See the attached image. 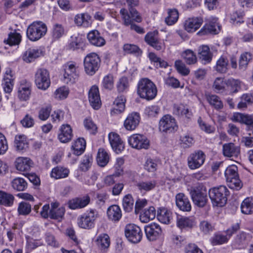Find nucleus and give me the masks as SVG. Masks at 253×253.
<instances>
[{
    "instance_id": "f257e3e1",
    "label": "nucleus",
    "mask_w": 253,
    "mask_h": 253,
    "mask_svg": "<svg viewBox=\"0 0 253 253\" xmlns=\"http://www.w3.org/2000/svg\"><path fill=\"white\" fill-rule=\"evenodd\" d=\"M136 91L141 98L148 101L154 99L158 92L156 84L147 78H142L138 81Z\"/></svg>"
},
{
    "instance_id": "f03ea898",
    "label": "nucleus",
    "mask_w": 253,
    "mask_h": 253,
    "mask_svg": "<svg viewBox=\"0 0 253 253\" xmlns=\"http://www.w3.org/2000/svg\"><path fill=\"white\" fill-rule=\"evenodd\" d=\"M208 193L213 206L218 207H223L226 204L227 197L230 195L228 188L223 185L211 188Z\"/></svg>"
},
{
    "instance_id": "7ed1b4c3",
    "label": "nucleus",
    "mask_w": 253,
    "mask_h": 253,
    "mask_svg": "<svg viewBox=\"0 0 253 253\" xmlns=\"http://www.w3.org/2000/svg\"><path fill=\"white\" fill-rule=\"evenodd\" d=\"M190 194L194 204L199 208L204 207L208 202L206 186L203 183H198L192 186Z\"/></svg>"
},
{
    "instance_id": "20e7f679",
    "label": "nucleus",
    "mask_w": 253,
    "mask_h": 253,
    "mask_svg": "<svg viewBox=\"0 0 253 253\" xmlns=\"http://www.w3.org/2000/svg\"><path fill=\"white\" fill-rule=\"evenodd\" d=\"M98 211L94 209H89L79 216L77 224L82 229L90 230L95 227L97 219L99 217Z\"/></svg>"
},
{
    "instance_id": "39448f33",
    "label": "nucleus",
    "mask_w": 253,
    "mask_h": 253,
    "mask_svg": "<svg viewBox=\"0 0 253 253\" xmlns=\"http://www.w3.org/2000/svg\"><path fill=\"white\" fill-rule=\"evenodd\" d=\"M47 31V28L44 23L37 21L33 22L28 27L26 35L30 41L36 42L44 37Z\"/></svg>"
},
{
    "instance_id": "423d86ee",
    "label": "nucleus",
    "mask_w": 253,
    "mask_h": 253,
    "mask_svg": "<svg viewBox=\"0 0 253 253\" xmlns=\"http://www.w3.org/2000/svg\"><path fill=\"white\" fill-rule=\"evenodd\" d=\"M100 58L94 52L87 54L84 60V71L89 76H92L95 74L100 68Z\"/></svg>"
},
{
    "instance_id": "0eeeda50",
    "label": "nucleus",
    "mask_w": 253,
    "mask_h": 253,
    "mask_svg": "<svg viewBox=\"0 0 253 253\" xmlns=\"http://www.w3.org/2000/svg\"><path fill=\"white\" fill-rule=\"evenodd\" d=\"M124 233L128 241L133 244L140 242L143 236V231L140 227L133 223H129L126 225Z\"/></svg>"
},
{
    "instance_id": "6e6552de",
    "label": "nucleus",
    "mask_w": 253,
    "mask_h": 253,
    "mask_svg": "<svg viewBox=\"0 0 253 253\" xmlns=\"http://www.w3.org/2000/svg\"><path fill=\"white\" fill-rule=\"evenodd\" d=\"M64 69L63 79L64 83L68 84H73L76 83L79 76L78 70V67L73 61L67 62L63 66Z\"/></svg>"
},
{
    "instance_id": "1a4fd4ad",
    "label": "nucleus",
    "mask_w": 253,
    "mask_h": 253,
    "mask_svg": "<svg viewBox=\"0 0 253 253\" xmlns=\"http://www.w3.org/2000/svg\"><path fill=\"white\" fill-rule=\"evenodd\" d=\"M35 83L36 86L42 90H46L50 85V75L44 68L38 69L35 74Z\"/></svg>"
},
{
    "instance_id": "9d476101",
    "label": "nucleus",
    "mask_w": 253,
    "mask_h": 253,
    "mask_svg": "<svg viewBox=\"0 0 253 253\" xmlns=\"http://www.w3.org/2000/svg\"><path fill=\"white\" fill-rule=\"evenodd\" d=\"M237 170L238 168L236 166H229L226 168L224 174L230 187L239 190L242 188L243 184L239 178Z\"/></svg>"
},
{
    "instance_id": "9b49d317",
    "label": "nucleus",
    "mask_w": 253,
    "mask_h": 253,
    "mask_svg": "<svg viewBox=\"0 0 253 253\" xmlns=\"http://www.w3.org/2000/svg\"><path fill=\"white\" fill-rule=\"evenodd\" d=\"M178 128L175 119L169 114L164 115L159 123V129L161 132L170 133L177 131Z\"/></svg>"
},
{
    "instance_id": "f8f14e48",
    "label": "nucleus",
    "mask_w": 253,
    "mask_h": 253,
    "mask_svg": "<svg viewBox=\"0 0 253 253\" xmlns=\"http://www.w3.org/2000/svg\"><path fill=\"white\" fill-rule=\"evenodd\" d=\"M218 20V19L216 17L210 18L198 32V35L204 36L209 34L216 35L218 34L221 29V26L220 25Z\"/></svg>"
},
{
    "instance_id": "ddd939ff",
    "label": "nucleus",
    "mask_w": 253,
    "mask_h": 253,
    "mask_svg": "<svg viewBox=\"0 0 253 253\" xmlns=\"http://www.w3.org/2000/svg\"><path fill=\"white\" fill-rule=\"evenodd\" d=\"M239 228L240 226L238 223H237L232 225L231 228L227 230L226 235L222 234L220 232L215 233L210 239L211 244L213 246H216L227 243L229 238Z\"/></svg>"
},
{
    "instance_id": "4468645a",
    "label": "nucleus",
    "mask_w": 253,
    "mask_h": 253,
    "mask_svg": "<svg viewBox=\"0 0 253 253\" xmlns=\"http://www.w3.org/2000/svg\"><path fill=\"white\" fill-rule=\"evenodd\" d=\"M206 155L204 152L198 150L190 154L187 159L188 166L190 169H195L200 168L204 163Z\"/></svg>"
},
{
    "instance_id": "2eb2a0df",
    "label": "nucleus",
    "mask_w": 253,
    "mask_h": 253,
    "mask_svg": "<svg viewBox=\"0 0 253 253\" xmlns=\"http://www.w3.org/2000/svg\"><path fill=\"white\" fill-rule=\"evenodd\" d=\"M129 144L138 150L147 149L150 146V141L147 137L143 134H134L128 139Z\"/></svg>"
},
{
    "instance_id": "dca6fc26",
    "label": "nucleus",
    "mask_w": 253,
    "mask_h": 253,
    "mask_svg": "<svg viewBox=\"0 0 253 253\" xmlns=\"http://www.w3.org/2000/svg\"><path fill=\"white\" fill-rule=\"evenodd\" d=\"M144 41L147 44L158 51L164 47V42L161 40L157 30L148 32L145 36Z\"/></svg>"
},
{
    "instance_id": "f3484780",
    "label": "nucleus",
    "mask_w": 253,
    "mask_h": 253,
    "mask_svg": "<svg viewBox=\"0 0 253 253\" xmlns=\"http://www.w3.org/2000/svg\"><path fill=\"white\" fill-rule=\"evenodd\" d=\"M90 202V196L85 194L70 200L68 202V206L70 209L73 210L82 209L87 206Z\"/></svg>"
},
{
    "instance_id": "a211bd4d",
    "label": "nucleus",
    "mask_w": 253,
    "mask_h": 253,
    "mask_svg": "<svg viewBox=\"0 0 253 253\" xmlns=\"http://www.w3.org/2000/svg\"><path fill=\"white\" fill-rule=\"evenodd\" d=\"M128 11L123 8L121 9L120 13L123 20V25L125 24V19H129L132 22L141 23L142 21V17L140 13L134 7L128 8Z\"/></svg>"
},
{
    "instance_id": "6ab92c4d",
    "label": "nucleus",
    "mask_w": 253,
    "mask_h": 253,
    "mask_svg": "<svg viewBox=\"0 0 253 253\" xmlns=\"http://www.w3.org/2000/svg\"><path fill=\"white\" fill-rule=\"evenodd\" d=\"M144 231L147 239L150 241H156L162 233V230L160 226L155 222L146 225Z\"/></svg>"
},
{
    "instance_id": "aec40b11",
    "label": "nucleus",
    "mask_w": 253,
    "mask_h": 253,
    "mask_svg": "<svg viewBox=\"0 0 253 253\" xmlns=\"http://www.w3.org/2000/svg\"><path fill=\"white\" fill-rule=\"evenodd\" d=\"M45 53L43 47H36L28 48L23 54V59L27 63L34 61L36 59L44 55Z\"/></svg>"
},
{
    "instance_id": "412c9836",
    "label": "nucleus",
    "mask_w": 253,
    "mask_h": 253,
    "mask_svg": "<svg viewBox=\"0 0 253 253\" xmlns=\"http://www.w3.org/2000/svg\"><path fill=\"white\" fill-rule=\"evenodd\" d=\"M140 121L139 113L133 112L129 113L124 122V126L129 131L134 130L138 126Z\"/></svg>"
},
{
    "instance_id": "4be33fe9",
    "label": "nucleus",
    "mask_w": 253,
    "mask_h": 253,
    "mask_svg": "<svg viewBox=\"0 0 253 253\" xmlns=\"http://www.w3.org/2000/svg\"><path fill=\"white\" fill-rule=\"evenodd\" d=\"M108 138L114 151L117 154L121 153L125 149V143L117 133L111 132L109 134Z\"/></svg>"
},
{
    "instance_id": "5701e85b",
    "label": "nucleus",
    "mask_w": 253,
    "mask_h": 253,
    "mask_svg": "<svg viewBox=\"0 0 253 253\" xmlns=\"http://www.w3.org/2000/svg\"><path fill=\"white\" fill-rule=\"evenodd\" d=\"M88 100L90 105L95 109H99L101 106L98 87L97 85H93L88 91Z\"/></svg>"
},
{
    "instance_id": "b1692460",
    "label": "nucleus",
    "mask_w": 253,
    "mask_h": 253,
    "mask_svg": "<svg viewBox=\"0 0 253 253\" xmlns=\"http://www.w3.org/2000/svg\"><path fill=\"white\" fill-rule=\"evenodd\" d=\"M73 136V130L69 125L63 124L60 126L58 139L61 142L68 143L72 140Z\"/></svg>"
},
{
    "instance_id": "393cba45",
    "label": "nucleus",
    "mask_w": 253,
    "mask_h": 253,
    "mask_svg": "<svg viewBox=\"0 0 253 253\" xmlns=\"http://www.w3.org/2000/svg\"><path fill=\"white\" fill-rule=\"evenodd\" d=\"M198 56L204 64H207L211 62L213 54L208 45H202L198 47Z\"/></svg>"
},
{
    "instance_id": "a878e982",
    "label": "nucleus",
    "mask_w": 253,
    "mask_h": 253,
    "mask_svg": "<svg viewBox=\"0 0 253 253\" xmlns=\"http://www.w3.org/2000/svg\"><path fill=\"white\" fill-rule=\"evenodd\" d=\"M203 22V20L201 17L188 18L184 22V29L189 33H193L201 27Z\"/></svg>"
},
{
    "instance_id": "bb28decb",
    "label": "nucleus",
    "mask_w": 253,
    "mask_h": 253,
    "mask_svg": "<svg viewBox=\"0 0 253 253\" xmlns=\"http://www.w3.org/2000/svg\"><path fill=\"white\" fill-rule=\"evenodd\" d=\"M34 165L33 162L29 158L18 157L15 162L17 170L22 172L29 171Z\"/></svg>"
},
{
    "instance_id": "cd10ccee",
    "label": "nucleus",
    "mask_w": 253,
    "mask_h": 253,
    "mask_svg": "<svg viewBox=\"0 0 253 253\" xmlns=\"http://www.w3.org/2000/svg\"><path fill=\"white\" fill-rule=\"evenodd\" d=\"M176 205L179 209L183 211L191 210V205L188 198L183 193H179L176 195Z\"/></svg>"
},
{
    "instance_id": "c85d7f7f",
    "label": "nucleus",
    "mask_w": 253,
    "mask_h": 253,
    "mask_svg": "<svg viewBox=\"0 0 253 253\" xmlns=\"http://www.w3.org/2000/svg\"><path fill=\"white\" fill-rule=\"evenodd\" d=\"M29 145V142L26 135L24 134L15 135L14 146L16 151L20 152H25L28 149Z\"/></svg>"
},
{
    "instance_id": "c756f323",
    "label": "nucleus",
    "mask_w": 253,
    "mask_h": 253,
    "mask_svg": "<svg viewBox=\"0 0 253 253\" xmlns=\"http://www.w3.org/2000/svg\"><path fill=\"white\" fill-rule=\"evenodd\" d=\"M222 152L225 157L237 158L240 153V147L233 143H225L222 146Z\"/></svg>"
},
{
    "instance_id": "7c9ffc66",
    "label": "nucleus",
    "mask_w": 253,
    "mask_h": 253,
    "mask_svg": "<svg viewBox=\"0 0 253 253\" xmlns=\"http://www.w3.org/2000/svg\"><path fill=\"white\" fill-rule=\"evenodd\" d=\"M87 38L90 44L96 46H101L105 44V40L96 30L90 31L87 34Z\"/></svg>"
},
{
    "instance_id": "2f4dec72",
    "label": "nucleus",
    "mask_w": 253,
    "mask_h": 253,
    "mask_svg": "<svg viewBox=\"0 0 253 253\" xmlns=\"http://www.w3.org/2000/svg\"><path fill=\"white\" fill-rule=\"evenodd\" d=\"M233 122L245 124L248 126H253V115L241 113H234L232 117Z\"/></svg>"
},
{
    "instance_id": "473e14b6",
    "label": "nucleus",
    "mask_w": 253,
    "mask_h": 253,
    "mask_svg": "<svg viewBox=\"0 0 253 253\" xmlns=\"http://www.w3.org/2000/svg\"><path fill=\"white\" fill-rule=\"evenodd\" d=\"M126 97L123 95L118 96L114 100L115 107L111 111L112 116L118 115L123 113L125 109Z\"/></svg>"
},
{
    "instance_id": "72a5a7b5",
    "label": "nucleus",
    "mask_w": 253,
    "mask_h": 253,
    "mask_svg": "<svg viewBox=\"0 0 253 253\" xmlns=\"http://www.w3.org/2000/svg\"><path fill=\"white\" fill-rule=\"evenodd\" d=\"M213 68L218 73L226 74L229 69V59L226 56H221Z\"/></svg>"
},
{
    "instance_id": "f704fd0d",
    "label": "nucleus",
    "mask_w": 253,
    "mask_h": 253,
    "mask_svg": "<svg viewBox=\"0 0 253 253\" xmlns=\"http://www.w3.org/2000/svg\"><path fill=\"white\" fill-rule=\"evenodd\" d=\"M107 214L109 219L114 222H118L122 216L121 209L117 205L110 206L107 209Z\"/></svg>"
},
{
    "instance_id": "c9c22d12",
    "label": "nucleus",
    "mask_w": 253,
    "mask_h": 253,
    "mask_svg": "<svg viewBox=\"0 0 253 253\" xmlns=\"http://www.w3.org/2000/svg\"><path fill=\"white\" fill-rule=\"evenodd\" d=\"M66 29L62 24L59 23L53 24L51 31L52 41H59L66 34Z\"/></svg>"
},
{
    "instance_id": "e433bc0d",
    "label": "nucleus",
    "mask_w": 253,
    "mask_h": 253,
    "mask_svg": "<svg viewBox=\"0 0 253 253\" xmlns=\"http://www.w3.org/2000/svg\"><path fill=\"white\" fill-rule=\"evenodd\" d=\"M194 224L193 218L176 215V225L180 229L192 228Z\"/></svg>"
},
{
    "instance_id": "4c0bfd02",
    "label": "nucleus",
    "mask_w": 253,
    "mask_h": 253,
    "mask_svg": "<svg viewBox=\"0 0 253 253\" xmlns=\"http://www.w3.org/2000/svg\"><path fill=\"white\" fill-rule=\"evenodd\" d=\"M70 170L65 167L58 166L53 168L50 172V176L55 179L64 178L68 176Z\"/></svg>"
},
{
    "instance_id": "58836bf2",
    "label": "nucleus",
    "mask_w": 253,
    "mask_h": 253,
    "mask_svg": "<svg viewBox=\"0 0 253 253\" xmlns=\"http://www.w3.org/2000/svg\"><path fill=\"white\" fill-rule=\"evenodd\" d=\"M195 143V138L190 132L188 131L180 135L179 144L183 148H189L193 146Z\"/></svg>"
},
{
    "instance_id": "ea45409f",
    "label": "nucleus",
    "mask_w": 253,
    "mask_h": 253,
    "mask_svg": "<svg viewBox=\"0 0 253 253\" xmlns=\"http://www.w3.org/2000/svg\"><path fill=\"white\" fill-rule=\"evenodd\" d=\"M157 219L164 224H169L172 219V212L166 208H162L158 211Z\"/></svg>"
},
{
    "instance_id": "a19ab883",
    "label": "nucleus",
    "mask_w": 253,
    "mask_h": 253,
    "mask_svg": "<svg viewBox=\"0 0 253 253\" xmlns=\"http://www.w3.org/2000/svg\"><path fill=\"white\" fill-rule=\"evenodd\" d=\"M173 113L179 117H184L187 119H190L193 116L191 110L182 104L174 106Z\"/></svg>"
},
{
    "instance_id": "79ce46f5",
    "label": "nucleus",
    "mask_w": 253,
    "mask_h": 253,
    "mask_svg": "<svg viewBox=\"0 0 253 253\" xmlns=\"http://www.w3.org/2000/svg\"><path fill=\"white\" fill-rule=\"evenodd\" d=\"M15 200L14 196L11 193L0 190V205L5 207H12Z\"/></svg>"
},
{
    "instance_id": "37998d69",
    "label": "nucleus",
    "mask_w": 253,
    "mask_h": 253,
    "mask_svg": "<svg viewBox=\"0 0 253 253\" xmlns=\"http://www.w3.org/2000/svg\"><path fill=\"white\" fill-rule=\"evenodd\" d=\"M110 161V155L108 153L102 148L98 149L96 156V162L98 165L101 167H105Z\"/></svg>"
},
{
    "instance_id": "c03bdc74",
    "label": "nucleus",
    "mask_w": 253,
    "mask_h": 253,
    "mask_svg": "<svg viewBox=\"0 0 253 253\" xmlns=\"http://www.w3.org/2000/svg\"><path fill=\"white\" fill-rule=\"evenodd\" d=\"M135 186L140 192H147L154 189L156 186V182L155 180L139 181L135 184Z\"/></svg>"
},
{
    "instance_id": "a18cd8bd",
    "label": "nucleus",
    "mask_w": 253,
    "mask_h": 253,
    "mask_svg": "<svg viewBox=\"0 0 253 253\" xmlns=\"http://www.w3.org/2000/svg\"><path fill=\"white\" fill-rule=\"evenodd\" d=\"M86 147V141L84 138H78L72 146L73 153L76 156L82 155Z\"/></svg>"
},
{
    "instance_id": "49530a36",
    "label": "nucleus",
    "mask_w": 253,
    "mask_h": 253,
    "mask_svg": "<svg viewBox=\"0 0 253 253\" xmlns=\"http://www.w3.org/2000/svg\"><path fill=\"white\" fill-rule=\"evenodd\" d=\"M95 242L98 247L104 252L108 249L110 245V239L107 234L99 235Z\"/></svg>"
},
{
    "instance_id": "de8ad7c7",
    "label": "nucleus",
    "mask_w": 253,
    "mask_h": 253,
    "mask_svg": "<svg viewBox=\"0 0 253 253\" xmlns=\"http://www.w3.org/2000/svg\"><path fill=\"white\" fill-rule=\"evenodd\" d=\"M253 54L249 52H245L242 53L239 60V70L245 71L249 65V63L253 60Z\"/></svg>"
},
{
    "instance_id": "09e8293b",
    "label": "nucleus",
    "mask_w": 253,
    "mask_h": 253,
    "mask_svg": "<svg viewBox=\"0 0 253 253\" xmlns=\"http://www.w3.org/2000/svg\"><path fill=\"white\" fill-rule=\"evenodd\" d=\"M156 216V210L153 207L145 209L140 214L139 218L141 222L147 223L150 220L153 219Z\"/></svg>"
},
{
    "instance_id": "8fccbe9b",
    "label": "nucleus",
    "mask_w": 253,
    "mask_h": 253,
    "mask_svg": "<svg viewBox=\"0 0 253 253\" xmlns=\"http://www.w3.org/2000/svg\"><path fill=\"white\" fill-rule=\"evenodd\" d=\"M21 35L16 30L8 34L7 39L4 40V42L10 46L19 45L21 41Z\"/></svg>"
},
{
    "instance_id": "3c124183",
    "label": "nucleus",
    "mask_w": 253,
    "mask_h": 253,
    "mask_svg": "<svg viewBox=\"0 0 253 253\" xmlns=\"http://www.w3.org/2000/svg\"><path fill=\"white\" fill-rule=\"evenodd\" d=\"M241 210L243 213L251 214L253 213V198L249 197L245 198L241 205Z\"/></svg>"
},
{
    "instance_id": "603ef678",
    "label": "nucleus",
    "mask_w": 253,
    "mask_h": 253,
    "mask_svg": "<svg viewBox=\"0 0 253 253\" xmlns=\"http://www.w3.org/2000/svg\"><path fill=\"white\" fill-rule=\"evenodd\" d=\"M148 57L151 62L154 63V65L156 68H166L168 66V63L167 61L162 59L160 57L153 52L148 54Z\"/></svg>"
},
{
    "instance_id": "864d4df0",
    "label": "nucleus",
    "mask_w": 253,
    "mask_h": 253,
    "mask_svg": "<svg viewBox=\"0 0 253 253\" xmlns=\"http://www.w3.org/2000/svg\"><path fill=\"white\" fill-rule=\"evenodd\" d=\"M207 100L215 109L217 110L223 108V104L219 97L216 95H208L206 96Z\"/></svg>"
},
{
    "instance_id": "5fc2aeb1",
    "label": "nucleus",
    "mask_w": 253,
    "mask_h": 253,
    "mask_svg": "<svg viewBox=\"0 0 253 253\" xmlns=\"http://www.w3.org/2000/svg\"><path fill=\"white\" fill-rule=\"evenodd\" d=\"M179 13L176 8L168 9V16L165 18V22L168 25H172L178 20Z\"/></svg>"
},
{
    "instance_id": "6e6d98bb",
    "label": "nucleus",
    "mask_w": 253,
    "mask_h": 253,
    "mask_svg": "<svg viewBox=\"0 0 253 253\" xmlns=\"http://www.w3.org/2000/svg\"><path fill=\"white\" fill-rule=\"evenodd\" d=\"M117 89L118 92H126L129 88L128 78L126 76H123L118 80L116 84Z\"/></svg>"
},
{
    "instance_id": "4d7b16f0",
    "label": "nucleus",
    "mask_w": 253,
    "mask_h": 253,
    "mask_svg": "<svg viewBox=\"0 0 253 253\" xmlns=\"http://www.w3.org/2000/svg\"><path fill=\"white\" fill-rule=\"evenodd\" d=\"M11 186L14 190L17 191H23L27 188L28 185L24 178L16 177L12 181Z\"/></svg>"
},
{
    "instance_id": "13d9d810",
    "label": "nucleus",
    "mask_w": 253,
    "mask_h": 253,
    "mask_svg": "<svg viewBox=\"0 0 253 253\" xmlns=\"http://www.w3.org/2000/svg\"><path fill=\"white\" fill-rule=\"evenodd\" d=\"M83 42L81 38L79 37H71L66 46L67 49L74 51L82 48Z\"/></svg>"
},
{
    "instance_id": "bf43d9fd",
    "label": "nucleus",
    "mask_w": 253,
    "mask_h": 253,
    "mask_svg": "<svg viewBox=\"0 0 253 253\" xmlns=\"http://www.w3.org/2000/svg\"><path fill=\"white\" fill-rule=\"evenodd\" d=\"M123 49L124 51L126 54H134L136 56H139L142 53V50L137 45L134 44H125Z\"/></svg>"
},
{
    "instance_id": "052dcab7",
    "label": "nucleus",
    "mask_w": 253,
    "mask_h": 253,
    "mask_svg": "<svg viewBox=\"0 0 253 253\" xmlns=\"http://www.w3.org/2000/svg\"><path fill=\"white\" fill-rule=\"evenodd\" d=\"M134 206V200L132 196L128 194L125 195L123 199V206L124 210L127 212L131 211Z\"/></svg>"
},
{
    "instance_id": "680f3d73",
    "label": "nucleus",
    "mask_w": 253,
    "mask_h": 253,
    "mask_svg": "<svg viewBox=\"0 0 253 253\" xmlns=\"http://www.w3.org/2000/svg\"><path fill=\"white\" fill-rule=\"evenodd\" d=\"M93 162V157L91 154L85 155L79 166V169L82 171H86L91 167Z\"/></svg>"
},
{
    "instance_id": "e2e57ef3",
    "label": "nucleus",
    "mask_w": 253,
    "mask_h": 253,
    "mask_svg": "<svg viewBox=\"0 0 253 253\" xmlns=\"http://www.w3.org/2000/svg\"><path fill=\"white\" fill-rule=\"evenodd\" d=\"M182 56L187 64H194L197 62V56L192 50L187 49L185 50L183 52Z\"/></svg>"
},
{
    "instance_id": "0e129e2a",
    "label": "nucleus",
    "mask_w": 253,
    "mask_h": 253,
    "mask_svg": "<svg viewBox=\"0 0 253 253\" xmlns=\"http://www.w3.org/2000/svg\"><path fill=\"white\" fill-rule=\"evenodd\" d=\"M251 238V235L244 232L239 233L236 238L235 242L238 246L244 247L246 246Z\"/></svg>"
},
{
    "instance_id": "69168bd1",
    "label": "nucleus",
    "mask_w": 253,
    "mask_h": 253,
    "mask_svg": "<svg viewBox=\"0 0 253 253\" xmlns=\"http://www.w3.org/2000/svg\"><path fill=\"white\" fill-rule=\"evenodd\" d=\"M31 210L32 206L29 203L22 201L19 203L17 208L19 215H27L30 213Z\"/></svg>"
},
{
    "instance_id": "338daca9",
    "label": "nucleus",
    "mask_w": 253,
    "mask_h": 253,
    "mask_svg": "<svg viewBox=\"0 0 253 253\" xmlns=\"http://www.w3.org/2000/svg\"><path fill=\"white\" fill-rule=\"evenodd\" d=\"M31 94V89L29 87H20L18 90V98L21 101H26L29 99Z\"/></svg>"
},
{
    "instance_id": "774afa93",
    "label": "nucleus",
    "mask_w": 253,
    "mask_h": 253,
    "mask_svg": "<svg viewBox=\"0 0 253 253\" xmlns=\"http://www.w3.org/2000/svg\"><path fill=\"white\" fill-rule=\"evenodd\" d=\"M125 160L123 158H118L116 159V163L114 165V175L115 177H119L122 175L124 173L123 165L124 164Z\"/></svg>"
}]
</instances>
